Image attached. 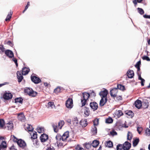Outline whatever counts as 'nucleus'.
<instances>
[{
	"label": "nucleus",
	"instance_id": "obj_18",
	"mask_svg": "<svg viewBox=\"0 0 150 150\" xmlns=\"http://www.w3.org/2000/svg\"><path fill=\"white\" fill-rule=\"evenodd\" d=\"M17 77L19 82H21L23 79V77L20 71H18L17 73Z\"/></svg>",
	"mask_w": 150,
	"mask_h": 150
},
{
	"label": "nucleus",
	"instance_id": "obj_20",
	"mask_svg": "<svg viewBox=\"0 0 150 150\" xmlns=\"http://www.w3.org/2000/svg\"><path fill=\"white\" fill-rule=\"evenodd\" d=\"M79 123V121L76 117H74L71 122V124H72L74 127L76 126Z\"/></svg>",
	"mask_w": 150,
	"mask_h": 150
},
{
	"label": "nucleus",
	"instance_id": "obj_62",
	"mask_svg": "<svg viewBox=\"0 0 150 150\" xmlns=\"http://www.w3.org/2000/svg\"><path fill=\"white\" fill-rule=\"evenodd\" d=\"M117 99L118 100H121L122 99V97L120 96H119L117 97Z\"/></svg>",
	"mask_w": 150,
	"mask_h": 150
},
{
	"label": "nucleus",
	"instance_id": "obj_43",
	"mask_svg": "<svg viewBox=\"0 0 150 150\" xmlns=\"http://www.w3.org/2000/svg\"><path fill=\"white\" fill-rule=\"evenodd\" d=\"M113 122L112 119L111 117H108L106 120L105 122L107 123H111Z\"/></svg>",
	"mask_w": 150,
	"mask_h": 150
},
{
	"label": "nucleus",
	"instance_id": "obj_60",
	"mask_svg": "<svg viewBox=\"0 0 150 150\" xmlns=\"http://www.w3.org/2000/svg\"><path fill=\"white\" fill-rule=\"evenodd\" d=\"M141 80V84L142 86H144V83L145 82V80L144 79H142Z\"/></svg>",
	"mask_w": 150,
	"mask_h": 150
},
{
	"label": "nucleus",
	"instance_id": "obj_4",
	"mask_svg": "<svg viewBox=\"0 0 150 150\" xmlns=\"http://www.w3.org/2000/svg\"><path fill=\"white\" fill-rule=\"evenodd\" d=\"M31 135V138L33 139V142L34 144L37 145L38 144V142L36 139L37 137V133L35 131H32L30 133Z\"/></svg>",
	"mask_w": 150,
	"mask_h": 150
},
{
	"label": "nucleus",
	"instance_id": "obj_64",
	"mask_svg": "<svg viewBox=\"0 0 150 150\" xmlns=\"http://www.w3.org/2000/svg\"><path fill=\"white\" fill-rule=\"evenodd\" d=\"M6 138L4 137H0V141L1 140H3L4 139H5Z\"/></svg>",
	"mask_w": 150,
	"mask_h": 150
},
{
	"label": "nucleus",
	"instance_id": "obj_7",
	"mask_svg": "<svg viewBox=\"0 0 150 150\" xmlns=\"http://www.w3.org/2000/svg\"><path fill=\"white\" fill-rule=\"evenodd\" d=\"M118 92L117 89V88H115L112 89L110 91V93L111 96L114 97H116L117 96Z\"/></svg>",
	"mask_w": 150,
	"mask_h": 150
},
{
	"label": "nucleus",
	"instance_id": "obj_40",
	"mask_svg": "<svg viewBox=\"0 0 150 150\" xmlns=\"http://www.w3.org/2000/svg\"><path fill=\"white\" fill-rule=\"evenodd\" d=\"M23 100V99L21 98H17L15 99V102L16 103H22Z\"/></svg>",
	"mask_w": 150,
	"mask_h": 150
},
{
	"label": "nucleus",
	"instance_id": "obj_6",
	"mask_svg": "<svg viewBox=\"0 0 150 150\" xmlns=\"http://www.w3.org/2000/svg\"><path fill=\"white\" fill-rule=\"evenodd\" d=\"M56 138L57 140V144L58 146H62V143H60V142H59V141H60L62 140V136L60 134H57V135L56 136Z\"/></svg>",
	"mask_w": 150,
	"mask_h": 150
},
{
	"label": "nucleus",
	"instance_id": "obj_53",
	"mask_svg": "<svg viewBox=\"0 0 150 150\" xmlns=\"http://www.w3.org/2000/svg\"><path fill=\"white\" fill-rule=\"evenodd\" d=\"M4 48L3 46H0V53L3 52L4 51Z\"/></svg>",
	"mask_w": 150,
	"mask_h": 150
},
{
	"label": "nucleus",
	"instance_id": "obj_24",
	"mask_svg": "<svg viewBox=\"0 0 150 150\" xmlns=\"http://www.w3.org/2000/svg\"><path fill=\"white\" fill-rule=\"evenodd\" d=\"M80 124L81 126L83 127H85L87 125V121L85 120L81 121Z\"/></svg>",
	"mask_w": 150,
	"mask_h": 150
},
{
	"label": "nucleus",
	"instance_id": "obj_35",
	"mask_svg": "<svg viewBox=\"0 0 150 150\" xmlns=\"http://www.w3.org/2000/svg\"><path fill=\"white\" fill-rule=\"evenodd\" d=\"M91 131L93 134H96L97 133V128L95 126H93L91 129Z\"/></svg>",
	"mask_w": 150,
	"mask_h": 150
},
{
	"label": "nucleus",
	"instance_id": "obj_55",
	"mask_svg": "<svg viewBox=\"0 0 150 150\" xmlns=\"http://www.w3.org/2000/svg\"><path fill=\"white\" fill-rule=\"evenodd\" d=\"M110 133L113 136L116 135L117 134V132L115 131L114 130L111 132Z\"/></svg>",
	"mask_w": 150,
	"mask_h": 150
},
{
	"label": "nucleus",
	"instance_id": "obj_9",
	"mask_svg": "<svg viewBox=\"0 0 150 150\" xmlns=\"http://www.w3.org/2000/svg\"><path fill=\"white\" fill-rule=\"evenodd\" d=\"M108 94V91L107 90L105 89L104 91H101L99 93V95L101 98H107V96Z\"/></svg>",
	"mask_w": 150,
	"mask_h": 150
},
{
	"label": "nucleus",
	"instance_id": "obj_42",
	"mask_svg": "<svg viewBox=\"0 0 150 150\" xmlns=\"http://www.w3.org/2000/svg\"><path fill=\"white\" fill-rule=\"evenodd\" d=\"M132 137V134L129 132L127 135V139L128 140H130L131 139Z\"/></svg>",
	"mask_w": 150,
	"mask_h": 150
},
{
	"label": "nucleus",
	"instance_id": "obj_15",
	"mask_svg": "<svg viewBox=\"0 0 150 150\" xmlns=\"http://www.w3.org/2000/svg\"><path fill=\"white\" fill-rule=\"evenodd\" d=\"M12 96L10 93H5L3 96V98L5 99L8 100L12 98Z\"/></svg>",
	"mask_w": 150,
	"mask_h": 150
},
{
	"label": "nucleus",
	"instance_id": "obj_13",
	"mask_svg": "<svg viewBox=\"0 0 150 150\" xmlns=\"http://www.w3.org/2000/svg\"><path fill=\"white\" fill-rule=\"evenodd\" d=\"M17 144L21 147H24L26 146V144L25 142L21 139H19L18 140Z\"/></svg>",
	"mask_w": 150,
	"mask_h": 150
},
{
	"label": "nucleus",
	"instance_id": "obj_33",
	"mask_svg": "<svg viewBox=\"0 0 150 150\" xmlns=\"http://www.w3.org/2000/svg\"><path fill=\"white\" fill-rule=\"evenodd\" d=\"M105 145L108 147H111L113 146V143L111 141H109L106 142Z\"/></svg>",
	"mask_w": 150,
	"mask_h": 150
},
{
	"label": "nucleus",
	"instance_id": "obj_49",
	"mask_svg": "<svg viewBox=\"0 0 150 150\" xmlns=\"http://www.w3.org/2000/svg\"><path fill=\"white\" fill-rule=\"evenodd\" d=\"M99 120L98 119H95L93 121L94 126H95L97 125L98 124Z\"/></svg>",
	"mask_w": 150,
	"mask_h": 150
},
{
	"label": "nucleus",
	"instance_id": "obj_16",
	"mask_svg": "<svg viewBox=\"0 0 150 150\" xmlns=\"http://www.w3.org/2000/svg\"><path fill=\"white\" fill-rule=\"evenodd\" d=\"M6 54L9 58H12L13 56V52L9 50H7L5 51Z\"/></svg>",
	"mask_w": 150,
	"mask_h": 150
},
{
	"label": "nucleus",
	"instance_id": "obj_29",
	"mask_svg": "<svg viewBox=\"0 0 150 150\" xmlns=\"http://www.w3.org/2000/svg\"><path fill=\"white\" fill-rule=\"evenodd\" d=\"M6 126L8 127V129L11 130L13 127V123L12 122H10L6 124Z\"/></svg>",
	"mask_w": 150,
	"mask_h": 150
},
{
	"label": "nucleus",
	"instance_id": "obj_52",
	"mask_svg": "<svg viewBox=\"0 0 150 150\" xmlns=\"http://www.w3.org/2000/svg\"><path fill=\"white\" fill-rule=\"evenodd\" d=\"M137 130L139 133L140 134L142 130V128L141 127H138L137 128Z\"/></svg>",
	"mask_w": 150,
	"mask_h": 150
},
{
	"label": "nucleus",
	"instance_id": "obj_21",
	"mask_svg": "<svg viewBox=\"0 0 150 150\" xmlns=\"http://www.w3.org/2000/svg\"><path fill=\"white\" fill-rule=\"evenodd\" d=\"M127 76L129 78H132L134 75V72L132 70H129L127 73Z\"/></svg>",
	"mask_w": 150,
	"mask_h": 150
},
{
	"label": "nucleus",
	"instance_id": "obj_47",
	"mask_svg": "<svg viewBox=\"0 0 150 150\" xmlns=\"http://www.w3.org/2000/svg\"><path fill=\"white\" fill-rule=\"evenodd\" d=\"M145 133L146 135L147 136H150V129L149 128H147L146 129Z\"/></svg>",
	"mask_w": 150,
	"mask_h": 150
},
{
	"label": "nucleus",
	"instance_id": "obj_3",
	"mask_svg": "<svg viewBox=\"0 0 150 150\" xmlns=\"http://www.w3.org/2000/svg\"><path fill=\"white\" fill-rule=\"evenodd\" d=\"M48 138V135L46 134H44L41 136L40 140L41 142L44 143V144L47 146L49 144V142H48L47 143L46 142H47Z\"/></svg>",
	"mask_w": 150,
	"mask_h": 150
},
{
	"label": "nucleus",
	"instance_id": "obj_37",
	"mask_svg": "<svg viewBox=\"0 0 150 150\" xmlns=\"http://www.w3.org/2000/svg\"><path fill=\"white\" fill-rule=\"evenodd\" d=\"M139 141V139H136L134 140L133 142V146H135L138 144Z\"/></svg>",
	"mask_w": 150,
	"mask_h": 150
},
{
	"label": "nucleus",
	"instance_id": "obj_36",
	"mask_svg": "<svg viewBox=\"0 0 150 150\" xmlns=\"http://www.w3.org/2000/svg\"><path fill=\"white\" fill-rule=\"evenodd\" d=\"M37 131L40 133H42L44 131V128L42 127H38L37 128Z\"/></svg>",
	"mask_w": 150,
	"mask_h": 150
},
{
	"label": "nucleus",
	"instance_id": "obj_14",
	"mask_svg": "<svg viewBox=\"0 0 150 150\" xmlns=\"http://www.w3.org/2000/svg\"><path fill=\"white\" fill-rule=\"evenodd\" d=\"M135 106L138 109H140L142 106V102L139 100H136L134 103Z\"/></svg>",
	"mask_w": 150,
	"mask_h": 150
},
{
	"label": "nucleus",
	"instance_id": "obj_39",
	"mask_svg": "<svg viewBox=\"0 0 150 150\" xmlns=\"http://www.w3.org/2000/svg\"><path fill=\"white\" fill-rule=\"evenodd\" d=\"M4 125V122L3 119H0V129L3 128Z\"/></svg>",
	"mask_w": 150,
	"mask_h": 150
},
{
	"label": "nucleus",
	"instance_id": "obj_59",
	"mask_svg": "<svg viewBox=\"0 0 150 150\" xmlns=\"http://www.w3.org/2000/svg\"><path fill=\"white\" fill-rule=\"evenodd\" d=\"M143 17L145 18H150V15H144L143 16Z\"/></svg>",
	"mask_w": 150,
	"mask_h": 150
},
{
	"label": "nucleus",
	"instance_id": "obj_1",
	"mask_svg": "<svg viewBox=\"0 0 150 150\" xmlns=\"http://www.w3.org/2000/svg\"><path fill=\"white\" fill-rule=\"evenodd\" d=\"M90 96V94L88 93L85 92L83 93L81 99V107L85 105Z\"/></svg>",
	"mask_w": 150,
	"mask_h": 150
},
{
	"label": "nucleus",
	"instance_id": "obj_30",
	"mask_svg": "<svg viewBox=\"0 0 150 150\" xmlns=\"http://www.w3.org/2000/svg\"><path fill=\"white\" fill-rule=\"evenodd\" d=\"M26 129L29 132L33 131V128L31 125L28 124L26 127Z\"/></svg>",
	"mask_w": 150,
	"mask_h": 150
},
{
	"label": "nucleus",
	"instance_id": "obj_12",
	"mask_svg": "<svg viewBox=\"0 0 150 150\" xmlns=\"http://www.w3.org/2000/svg\"><path fill=\"white\" fill-rule=\"evenodd\" d=\"M90 105V107L93 110V111H95L97 109L98 105L97 103L96 102L91 103Z\"/></svg>",
	"mask_w": 150,
	"mask_h": 150
},
{
	"label": "nucleus",
	"instance_id": "obj_11",
	"mask_svg": "<svg viewBox=\"0 0 150 150\" xmlns=\"http://www.w3.org/2000/svg\"><path fill=\"white\" fill-rule=\"evenodd\" d=\"M62 140L63 141H66L69 137V132L66 131L62 135Z\"/></svg>",
	"mask_w": 150,
	"mask_h": 150
},
{
	"label": "nucleus",
	"instance_id": "obj_45",
	"mask_svg": "<svg viewBox=\"0 0 150 150\" xmlns=\"http://www.w3.org/2000/svg\"><path fill=\"white\" fill-rule=\"evenodd\" d=\"M11 139L14 142H17L18 141V139L15 137L14 135H11Z\"/></svg>",
	"mask_w": 150,
	"mask_h": 150
},
{
	"label": "nucleus",
	"instance_id": "obj_63",
	"mask_svg": "<svg viewBox=\"0 0 150 150\" xmlns=\"http://www.w3.org/2000/svg\"><path fill=\"white\" fill-rule=\"evenodd\" d=\"M8 44L10 45L11 46H12L13 45L11 43V42L10 41H8Z\"/></svg>",
	"mask_w": 150,
	"mask_h": 150
},
{
	"label": "nucleus",
	"instance_id": "obj_56",
	"mask_svg": "<svg viewBox=\"0 0 150 150\" xmlns=\"http://www.w3.org/2000/svg\"><path fill=\"white\" fill-rule=\"evenodd\" d=\"M12 60H13V62H14L16 64V66H18V63H17V60L16 59H15V58H14Z\"/></svg>",
	"mask_w": 150,
	"mask_h": 150
},
{
	"label": "nucleus",
	"instance_id": "obj_10",
	"mask_svg": "<svg viewBox=\"0 0 150 150\" xmlns=\"http://www.w3.org/2000/svg\"><path fill=\"white\" fill-rule=\"evenodd\" d=\"M124 149L125 150H129L131 146V144L129 142H125L123 145Z\"/></svg>",
	"mask_w": 150,
	"mask_h": 150
},
{
	"label": "nucleus",
	"instance_id": "obj_26",
	"mask_svg": "<svg viewBox=\"0 0 150 150\" xmlns=\"http://www.w3.org/2000/svg\"><path fill=\"white\" fill-rule=\"evenodd\" d=\"M48 108H50L51 109L55 108L56 107L54 105V103L52 102H49L48 103Z\"/></svg>",
	"mask_w": 150,
	"mask_h": 150
},
{
	"label": "nucleus",
	"instance_id": "obj_44",
	"mask_svg": "<svg viewBox=\"0 0 150 150\" xmlns=\"http://www.w3.org/2000/svg\"><path fill=\"white\" fill-rule=\"evenodd\" d=\"M138 11L140 14L142 15L144 13V11L143 10L139 8H137Z\"/></svg>",
	"mask_w": 150,
	"mask_h": 150
},
{
	"label": "nucleus",
	"instance_id": "obj_61",
	"mask_svg": "<svg viewBox=\"0 0 150 150\" xmlns=\"http://www.w3.org/2000/svg\"><path fill=\"white\" fill-rule=\"evenodd\" d=\"M133 112L132 111H129L127 113V114L129 115H132L133 114Z\"/></svg>",
	"mask_w": 150,
	"mask_h": 150
},
{
	"label": "nucleus",
	"instance_id": "obj_46",
	"mask_svg": "<svg viewBox=\"0 0 150 150\" xmlns=\"http://www.w3.org/2000/svg\"><path fill=\"white\" fill-rule=\"evenodd\" d=\"M76 150H84V149L79 145H77L75 147Z\"/></svg>",
	"mask_w": 150,
	"mask_h": 150
},
{
	"label": "nucleus",
	"instance_id": "obj_58",
	"mask_svg": "<svg viewBox=\"0 0 150 150\" xmlns=\"http://www.w3.org/2000/svg\"><path fill=\"white\" fill-rule=\"evenodd\" d=\"M46 150H55L53 146H50L48 147Z\"/></svg>",
	"mask_w": 150,
	"mask_h": 150
},
{
	"label": "nucleus",
	"instance_id": "obj_57",
	"mask_svg": "<svg viewBox=\"0 0 150 150\" xmlns=\"http://www.w3.org/2000/svg\"><path fill=\"white\" fill-rule=\"evenodd\" d=\"M29 5L30 2H27V5L25 6V10H26L28 9Z\"/></svg>",
	"mask_w": 150,
	"mask_h": 150
},
{
	"label": "nucleus",
	"instance_id": "obj_8",
	"mask_svg": "<svg viewBox=\"0 0 150 150\" xmlns=\"http://www.w3.org/2000/svg\"><path fill=\"white\" fill-rule=\"evenodd\" d=\"M31 79L33 82L36 84L38 83L41 81V80L36 76H31Z\"/></svg>",
	"mask_w": 150,
	"mask_h": 150
},
{
	"label": "nucleus",
	"instance_id": "obj_50",
	"mask_svg": "<svg viewBox=\"0 0 150 150\" xmlns=\"http://www.w3.org/2000/svg\"><path fill=\"white\" fill-rule=\"evenodd\" d=\"M141 64V62L140 61H139L137 62V64L135 65V67L137 68V69L138 71L139 70L140 68H139V65Z\"/></svg>",
	"mask_w": 150,
	"mask_h": 150
},
{
	"label": "nucleus",
	"instance_id": "obj_48",
	"mask_svg": "<svg viewBox=\"0 0 150 150\" xmlns=\"http://www.w3.org/2000/svg\"><path fill=\"white\" fill-rule=\"evenodd\" d=\"M142 59L144 60H146L148 61H150V59L149 57L146 56H144L142 57Z\"/></svg>",
	"mask_w": 150,
	"mask_h": 150
},
{
	"label": "nucleus",
	"instance_id": "obj_31",
	"mask_svg": "<svg viewBox=\"0 0 150 150\" xmlns=\"http://www.w3.org/2000/svg\"><path fill=\"white\" fill-rule=\"evenodd\" d=\"M99 144V142L98 141L95 140L93 141L92 143V146L93 147H96Z\"/></svg>",
	"mask_w": 150,
	"mask_h": 150
},
{
	"label": "nucleus",
	"instance_id": "obj_28",
	"mask_svg": "<svg viewBox=\"0 0 150 150\" xmlns=\"http://www.w3.org/2000/svg\"><path fill=\"white\" fill-rule=\"evenodd\" d=\"M115 115L118 117H119L123 115V113L120 110L116 111L115 112Z\"/></svg>",
	"mask_w": 150,
	"mask_h": 150
},
{
	"label": "nucleus",
	"instance_id": "obj_22",
	"mask_svg": "<svg viewBox=\"0 0 150 150\" xmlns=\"http://www.w3.org/2000/svg\"><path fill=\"white\" fill-rule=\"evenodd\" d=\"M30 69L27 67H24L22 69V74L23 75H26L29 72Z\"/></svg>",
	"mask_w": 150,
	"mask_h": 150
},
{
	"label": "nucleus",
	"instance_id": "obj_32",
	"mask_svg": "<svg viewBox=\"0 0 150 150\" xmlns=\"http://www.w3.org/2000/svg\"><path fill=\"white\" fill-rule=\"evenodd\" d=\"M117 150H125L124 149L123 145L119 144L117 146Z\"/></svg>",
	"mask_w": 150,
	"mask_h": 150
},
{
	"label": "nucleus",
	"instance_id": "obj_23",
	"mask_svg": "<svg viewBox=\"0 0 150 150\" xmlns=\"http://www.w3.org/2000/svg\"><path fill=\"white\" fill-rule=\"evenodd\" d=\"M18 119L21 121H24L25 120V117L23 113H19L18 115Z\"/></svg>",
	"mask_w": 150,
	"mask_h": 150
},
{
	"label": "nucleus",
	"instance_id": "obj_25",
	"mask_svg": "<svg viewBox=\"0 0 150 150\" xmlns=\"http://www.w3.org/2000/svg\"><path fill=\"white\" fill-rule=\"evenodd\" d=\"M52 126L54 130V132H58V130L59 129L58 128L57 124L56 123L53 124H52Z\"/></svg>",
	"mask_w": 150,
	"mask_h": 150
},
{
	"label": "nucleus",
	"instance_id": "obj_41",
	"mask_svg": "<svg viewBox=\"0 0 150 150\" xmlns=\"http://www.w3.org/2000/svg\"><path fill=\"white\" fill-rule=\"evenodd\" d=\"M61 92V88L59 87H58L54 90V92L56 93H58Z\"/></svg>",
	"mask_w": 150,
	"mask_h": 150
},
{
	"label": "nucleus",
	"instance_id": "obj_2",
	"mask_svg": "<svg viewBox=\"0 0 150 150\" xmlns=\"http://www.w3.org/2000/svg\"><path fill=\"white\" fill-rule=\"evenodd\" d=\"M24 92L30 96L32 97H35L37 94V92L33 91L31 88H25L24 90Z\"/></svg>",
	"mask_w": 150,
	"mask_h": 150
},
{
	"label": "nucleus",
	"instance_id": "obj_27",
	"mask_svg": "<svg viewBox=\"0 0 150 150\" xmlns=\"http://www.w3.org/2000/svg\"><path fill=\"white\" fill-rule=\"evenodd\" d=\"M64 122L63 120L60 121L58 123L57 125L58 129H61L62 127L64 125Z\"/></svg>",
	"mask_w": 150,
	"mask_h": 150
},
{
	"label": "nucleus",
	"instance_id": "obj_5",
	"mask_svg": "<svg viewBox=\"0 0 150 150\" xmlns=\"http://www.w3.org/2000/svg\"><path fill=\"white\" fill-rule=\"evenodd\" d=\"M65 105L68 108L71 109L73 106V100L72 99L69 98L66 101Z\"/></svg>",
	"mask_w": 150,
	"mask_h": 150
},
{
	"label": "nucleus",
	"instance_id": "obj_19",
	"mask_svg": "<svg viewBox=\"0 0 150 150\" xmlns=\"http://www.w3.org/2000/svg\"><path fill=\"white\" fill-rule=\"evenodd\" d=\"M107 101V98H101V99L100 101V106H103Z\"/></svg>",
	"mask_w": 150,
	"mask_h": 150
},
{
	"label": "nucleus",
	"instance_id": "obj_17",
	"mask_svg": "<svg viewBox=\"0 0 150 150\" xmlns=\"http://www.w3.org/2000/svg\"><path fill=\"white\" fill-rule=\"evenodd\" d=\"M6 148V143L5 141H3L0 145V150H5Z\"/></svg>",
	"mask_w": 150,
	"mask_h": 150
},
{
	"label": "nucleus",
	"instance_id": "obj_54",
	"mask_svg": "<svg viewBox=\"0 0 150 150\" xmlns=\"http://www.w3.org/2000/svg\"><path fill=\"white\" fill-rule=\"evenodd\" d=\"M91 146V145L89 143H86L85 144V147L88 149H89Z\"/></svg>",
	"mask_w": 150,
	"mask_h": 150
},
{
	"label": "nucleus",
	"instance_id": "obj_34",
	"mask_svg": "<svg viewBox=\"0 0 150 150\" xmlns=\"http://www.w3.org/2000/svg\"><path fill=\"white\" fill-rule=\"evenodd\" d=\"M84 113L85 115L88 116L90 114V111L89 109L86 107L85 108V110L84 111Z\"/></svg>",
	"mask_w": 150,
	"mask_h": 150
},
{
	"label": "nucleus",
	"instance_id": "obj_51",
	"mask_svg": "<svg viewBox=\"0 0 150 150\" xmlns=\"http://www.w3.org/2000/svg\"><path fill=\"white\" fill-rule=\"evenodd\" d=\"M11 15L12 14L11 13L10 14H8L6 18L5 19V21H8L10 20V19H11Z\"/></svg>",
	"mask_w": 150,
	"mask_h": 150
},
{
	"label": "nucleus",
	"instance_id": "obj_38",
	"mask_svg": "<svg viewBox=\"0 0 150 150\" xmlns=\"http://www.w3.org/2000/svg\"><path fill=\"white\" fill-rule=\"evenodd\" d=\"M120 90L123 91L125 89V87L124 86H123L121 84H118L117 85V88Z\"/></svg>",
	"mask_w": 150,
	"mask_h": 150
}]
</instances>
